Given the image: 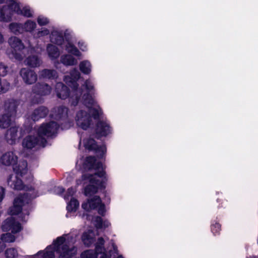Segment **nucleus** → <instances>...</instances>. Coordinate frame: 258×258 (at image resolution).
Returning a JSON list of instances; mask_svg holds the SVG:
<instances>
[{"label": "nucleus", "instance_id": "f257e3e1", "mask_svg": "<svg viewBox=\"0 0 258 258\" xmlns=\"http://www.w3.org/2000/svg\"><path fill=\"white\" fill-rule=\"evenodd\" d=\"M83 166L85 170L92 172V173H87L82 176L83 180H88L90 183L85 188V194L91 196L96 194L99 188H105V173L102 164L100 162H96L94 157H87Z\"/></svg>", "mask_w": 258, "mask_h": 258}, {"label": "nucleus", "instance_id": "f03ea898", "mask_svg": "<svg viewBox=\"0 0 258 258\" xmlns=\"http://www.w3.org/2000/svg\"><path fill=\"white\" fill-rule=\"evenodd\" d=\"M75 242L72 236L64 235L59 237L53 245L47 247L44 253L39 251L36 257L33 258H53L55 251L61 258H71L77 252V248L74 246Z\"/></svg>", "mask_w": 258, "mask_h": 258}, {"label": "nucleus", "instance_id": "7ed1b4c3", "mask_svg": "<svg viewBox=\"0 0 258 258\" xmlns=\"http://www.w3.org/2000/svg\"><path fill=\"white\" fill-rule=\"evenodd\" d=\"M21 176L16 174L11 175L8 179L7 182L9 186L15 190L24 189L27 192L23 196H19L16 198L14 202V205L10 209L9 213L11 215H17L22 210V207L24 204H28L36 196V193L33 190V188L30 186L24 185Z\"/></svg>", "mask_w": 258, "mask_h": 258}, {"label": "nucleus", "instance_id": "20e7f679", "mask_svg": "<svg viewBox=\"0 0 258 258\" xmlns=\"http://www.w3.org/2000/svg\"><path fill=\"white\" fill-rule=\"evenodd\" d=\"M94 90V87L92 81L90 79L86 80L81 88H76L71 93L70 102L72 105L76 106L78 104L82 103L88 108L93 107L98 112L97 108H99V106L90 94Z\"/></svg>", "mask_w": 258, "mask_h": 258}, {"label": "nucleus", "instance_id": "39448f33", "mask_svg": "<svg viewBox=\"0 0 258 258\" xmlns=\"http://www.w3.org/2000/svg\"><path fill=\"white\" fill-rule=\"evenodd\" d=\"M85 107L79 110L75 117L77 125L83 130H87L90 126L91 122V117L90 113H91L94 118L98 117L101 113V110L99 106L97 108L98 113L93 107L88 108L86 105Z\"/></svg>", "mask_w": 258, "mask_h": 258}, {"label": "nucleus", "instance_id": "423d86ee", "mask_svg": "<svg viewBox=\"0 0 258 258\" xmlns=\"http://www.w3.org/2000/svg\"><path fill=\"white\" fill-rule=\"evenodd\" d=\"M69 109L67 107L60 106L54 108L52 110L51 115L55 119L67 122L66 125L62 126V129H68L72 125L73 122L69 121Z\"/></svg>", "mask_w": 258, "mask_h": 258}, {"label": "nucleus", "instance_id": "0eeeda50", "mask_svg": "<svg viewBox=\"0 0 258 258\" xmlns=\"http://www.w3.org/2000/svg\"><path fill=\"white\" fill-rule=\"evenodd\" d=\"M51 87L47 84L38 83L34 85L32 88V92L33 94L38 95L39 97L36 99H32L33 103H40L42 101L41 97L48 95L50 94Z\"/></svg>", "mask_w": 258, "mask_h": 258}, {"label": "nucleus", "instance_id": "6e6552de", "mask_svg": "<svg viewBox=\"0 0 258 258\" xmlns=\"http://www.w3.org/2000/svg\"><path fill=\"white\" fill-rule=\"evenodd\" d=\"M8 43L13 49L12 56L10 55V57H14L19 60H22L23 55L20 53V51L24 48L25 46L22 41L18 37L13 36L9 39Z\"/></svg>", "mask_w": 258, "mask_h": 258}, {"label": "nucleus", "instance_id": "1a4fd4ad", "mask_svg": "<svg viewBox=\"0 0 258 258\" xmlns=\"http://www.w3.org/2000/svg\"><path fill=\"white\" fill-rule=\"evenodd\" d=\"M58 124L54 121L42 124L37 130V134L40 138L52 137L57 132Z\"/></svg>", "mask_w": 258, "mask_h": 258}, {"label": "nucleus", "instance_id": "9d476101", "mask_svg": "<svg viewBox=\"0 0 258 258\" xmlns=\"http://www.w3.org/2000/svg\"><path fill=\"white\" fill-rule=\"evenodd\" d=\"M46 142V139L40 138L37 134L36 136L30 135L23 139L22 146L24 148L31 149L37 145L44 146Z\"/></svg>", "mask_w": 258, "mask_h": 258}, {"label": "nucleus", "instance_id": "9b49d317", "mask_svg": "<svg viewBox=\"0 0 258 258\" xmlns=\"http://www.w3.org/2000/svg\"><path fill=\"white\" fill-rule=\"evenodd\" d=\"M82 207L87 211L94 209L98 207L99 214L102 215L105 212L104 205L102 203L100 197L97 196L89 199L87 203H83Z\"/></svg>", "mask_w": 258, "mask_h": 258}, {"label": "nucleus", "instance_id": "f8f14e48", "mask_svg": "<svg viewBox=\"0 0 258 258\" xmlns=\"http://www.w3.org/2000/svg\"><path fill=\"white\" fill-rule=\"evenodd\" d=\"M20 75L23 82L27 85H32L37 80V75L33 70L28 68H22Z\"/></svg>", "mask_w": 258, "mask_h": 258}, {"label": "nucleus", "instance_id": "ddd939ff", "mask_svg": "<svg viewBox=\"0 0 258 258\" xmlns=\"http://www.w3.org/2000/svg\"><path fill=\"white\" fill-rule=\"evenodd\" d=\"M84 145L86 149L90 151H95L100 157H102L106 151V148L104 145L98 146L96 144L94 140L91 138L85 140Z\"/></svg>", "mask_w": 258, "mask_h": 258}, {"label": "nucleus", "instance_id": "4468645a", "mask_svg": "<svg viewBox=\"0 0 258 258\" xmlns=\"http://www.w3.org/2000/svg\"><path fill=\"white\" fill-rule=\"evenodd\" d=\"M2 228L3 231L11 230L14 233L19 232L21 229L20 224L16 222L12 217L7 218L3 222Z\"/></svg>", "mask_w": 258, "mask_h": 258}, {"label": "nucleus", "instance_id": "2eb2a0df", "mask_svg": "<svg viewBox=\"0 0 258 258\" xmlns=\"http://www.w3.org/2000/svg\"><path fill=\"white\" fill-rule=\"evenodd\" d=\"M80 72L76 69L72 70L70 76H65L64 77V81L67 83H71L72 84L71 87L72 90H74L76 88L78 87V84L77 83V80L80 77Z\"/></svg>", "mask_w": 258, "mask_h": 258}, {"label": "nucleus", "instance_id": "dca6fc26", "mask_svg": "<svg viewBox=\"0 0 258 258\" xmlns=\"http://www.w3.org/2000/svg\"><path fill=\"white\" fill-rule=\"evenodd\" d=\"M5 138L9 144L11 145L15 144L19 138L18 127L12 126L8 130L5 135Z\"/></svg>", "mask_w": 258, "mask_h": 258}, {"label": "nucleus", "instance_id": "f3484780", "mask_svg": "<svg viewBox=\"0 0 258 258\" xmlns=\"http://www.w3.org/2000/svg\"><path fill=\"white\" fill-rule=\"evenodd\" d=\"M18 157L13 152H8L4 154L1 161L3 164L6 166L14 165L17 162Z\"/></svg>", "mask_w": 258, "mask_h": 258}, {"label": "nucleus", "instance_id": "a211bd4d", "mask_svg": "<svg viewBox=\"0 0 258 258\" xmlns=\"http://www.w3.org/2000/svg\"><path fill=\"white\" fill-rule=\"evenodd\" d=\"M18 105V102L15 100L7 101L5 104L6 113L12 118L14 117L16 115Z\"/></svg>", "mask_w": 258, "mask_h": 258}, {"label": "nucleus", "instance_id": "6ab92c4d", "mask_svg": "<svg viewBox=\"0 0 258 258\" xmlns=\"http://www.w3.org/2000/svg\"><path fill=\"white\" fill-rule=\"evenodd\" d=\"M104 241L102 238H99L96 245L94 254L96 258H110V254L107 255L105 252L103 247Z\"/></svg>", "mask_w": 258, "mask_h": 258}, {"label": "nucleus", "instance_id": "aec40b11", "mask_svg": "<svg viewBox=\"0 0 258 258\" xmlns=\"http://www.w3.org/2000/svg\"><path fill=\"white\" fill-rule=\"evenodd\" d=\"M27 163L25 160L20 161L13 166V170L15 174L19 175L21 177L27 174Z\"/></svg>", "mask_w": 258, "mask_h": 258}, {"label": "nucleus", "instance_id": "412c9836", "mask_svg": "<svg viewBox=\"0 0 258 258\" xmlns=\"http://www.w3.org/2000/svg\"><path fill=\"white\" fill-rule=\"evenodd\" d=\"M55 91L57 96L61 99H66L69 95L68 87L61 82L56 83Z\"/></svg>", "mask_w": 258, "mask_h": 258}, {"label": "nucleus", "instance_id": "4be33fe9", "mask_svg": "<svg viewBox=\"0 0 258 258\" xmlns=\"http://www.w3.org/2000/svg\"><path fill=\"white\" fill-rule=\"evenodd\" d=\"M24 62L25 65L34 68L40 67L42 63V61L38 56L32 55L27 57Z\"/></svg>", "mask_w": 258, "mask_h": 258}, {"label": "nucleus", "instance_id": "5701e85b", "mask_svg": "<svg viewBox=\"0 0 258 258\" xmlns=\"http://www.w3.org/2000/svg\"><path fill=\"white\" fill-rule=\"evenodd\" d=\"M48 113V109L46 107L40 106L34 110L31 114V118L34 121H36L45 117Z\"/></svg>", "mask_w": 258, "mask_h": 258}, {"label": "nucleus", "instance_id": "b1692460", "mask_svg": "<svg viewBox=\"0 0 258 258\" xmlns=\"http://www.w3.org/2000/svg\"><path fill=\"white\" fill-rule=\"evenodd\" d=\"M96 132L97 134L100 136H106L110 133V128L106 122L99 121L97 124Z\"/></svg>", "mask_w": 258, "mask_h": 258}, {"label": "nucleus", "instance_id": "393cba45", "mask_svg": "<svg viewBox=\"0 0 258 258\" xmlns=\"http://www.w3.org/2000/svg\"><path fill=\"white\" fill-rule=\"evenodd\" d=\"M12 13L7 6L0 8V22H8L12 20Z\"/></svg>", "mask_w": 258, "mask_h": 258}, {"label": "nucleus", "instance_id": "a878e982", "mask_svg": "<svg viewBox=\"0 0 258 258\" xmlns=\"http://www.w3.org/2000/svg\"><path fill=\"white\" fill-rule=\"evenodd\" d=\"M50 41L57 45H61L63 42L62 32L55 30H53L50 35Z\"/></svg>", "mask_w": 258, "mask_h": 258}, {"label": "nucleus", "instance_id": "bb28decb", "mask_svg": "<svg viewBox=\"0 0 258 258\" xmlns=\"http://www.w3.org/2000/svg\"><path fill=\"white\" fill-rule=\"evenodd\" d=\"M39 76L43 79H54L57 77V73L54 70L44 69L39 72Z\"/></svg>", "mask_w": 258, "mask_h": 258}, {"label": "nucleus", "instance_id": "cd10ccee", "mask_svg": "<svg viewBox=\"0 0 258 258\" xmlns=\"http://www.w3.org/2000/svg\"><path fill=\"white\" fill-rule=\"evenodd\" d=\"M12 118L6 113L0 115V128H6L9 127L11 124Z\"/></svg>", "mask_w": 258, "mask_h": 258}, {"label": "nucleus", "instance_id": "c85d7f7f", "mask_svg": "<svg viewBox=\"0 0 258 258\" xmlns=\"http://www.w3.org/2000/svg\"><path fill=\"white\" fill-rule=\"evenodd\" d=\"M60 61L65 66H73L77 63V60L73 56L69 54L61 56Z\"/></svg>", "mask_w": 258, "mask_h": 258}, {"label": "nucleus", "instance_id": "c756f323", "mask_svg": "<svg viewBox=\"0 0 258 258\" xmlns=\"http://www.w3.org/2000/svg\"><path fill=\"white\" fill-rule=\"evenodd\" d=\"M47 51L49 57L51 59H55L59 55V52L58 48L51 44L47 45Z\"/></svg>", "mask_w": 258, "mask_h": 258}, {"label": "nucleus", "instance_id": "7c9ffc66", "mask_svg": "<svg viewBox=\"0 0 258 258\" xmlns=\"http://www.w3.org/2000/svg\"><path fill=\"white\" fill-rule=\"evenodd\" d=\"M94 234L91 230L84 233L82 240L84 243L87 246H90L94 242Z\"/></svg>", "mask_w": 258, "mask_h": 258}, {"label": "nucleus", "instance_id": "2f4dec72", "mask_svg": "<svg viewBox=\"0 0 258 258\" xmlns=\"http://www.w3.org/2000/svg\"><path fill=\"white\" fill-rule=\"evenodd\" d=\"M9 29L15 34H21L23 32V25L22 24L12 23L9 25Z\"/></svg>", "mask_w": 258, "mask_h": 258}, {"label": "nucleus", "instance_id": "473e14b6", "mask_svg": "<svg viewBox=\"0 0 258 258\" xmlns=\"http://www.w3.org/2000/svg\"><path fill=\"white\" fill-rule=\"evenodd\" d=\"M80 70L84 74L88 75L91 72V64L88 60H84L80 62Z\"/></svg>", "mask_w": 258, "mask_h": 258}, {"label": "nucleus", "instance_id": "72a5a7b5", "mask_svg": "<svg viewBox=\"0 0 258 258\" xmlns=\"http://www.w3.org/2000/svg\"><path fill=\"white\" fill-rule=\"evenodd\" d=\"M11 84L5 79L0 78V94L6 93L10 90Z\"/></svg>", "mask_w": 258, "mask_h": 258}, {"label": "nucleus", "instance_id": "f704fd0d", "mask_svg": "<svg viewBox=\"0 0 258 258\" xmlns=\"http://www.w3.org/2000/svg\"><path fill=\"white\" fill-rule=\"evenodd\" d=\"M23 25V31L32 32L36 27V24L31 20H27Z\"/></svg>", "mask_w": 258, "mask_h": 258}, {"label": "nucleus", "instance_id": "c9c22d12", "mask_svg": "<svg viewBox=\"0 0 258 258\" xmlns=\"http://www.w3.org/2000/svg\"><path fill=\"white\" fill-rule=\"evenodd\" d=\"M66 50L76 56H79L81 55V53L79 50L71 43L68 42L66 45Z\"/></svg>", "mask_w": 258, "mask_h": 258}, {"label": "nucleus", "instance_id": "e433bc0d", "mask_svg": "<svg viewBox=\"0 0 258 258\" xmlns=\"http://www.w3.org/2000/svg\"><path fill=\"white\" fill-rule=\"evenodd\" d=\"M7 6L9 8L11 13L12 12H15L19 14L21 11L19 4L17 3L13 0H10L9 1V5Z\"/></svg>", "mask_w": 258, "mask_h": 258}, {"label": "nucleus", "instance_id": "4c0bfd02", "mask_svg": "<svg viewBox=\"0 0 258 258\" xmlns=\"http://www.w3.org/2000/svg\"><path fill=\"white\" fill-rule=\"evenodd\" d=\"M79 205L78 201L74 198H72L68 204L67 209L69 212H75L78 208Z\"/></svg>", "mask_w": 258, "mask_h": 258}, {"label": "nucleus", "instance_id": "58836bf2", "mask_svg": "<svg viewBox=\"0 0 258 258\" xmlns=\"http://www.w3.org/2000/svg\"><path fill=\"white\" fill-rule=\"evenodd\" d=\"M112 250H109L110 258H124L121 254H119L116 246L112 242Z\"/></svg>", "mask_w": 258, "mask_h": 258}, {"label": "nucleus", "instance_id": "ea45409f", "mask_svg": "<svg viewBox=\"0 0 258 258\" xmlns=\"http://www.w3.org/2000/svg\"><path fill=\"white\" fill-rule=\"evenodd\" d=\"M19 14L29 18L32 17L33 12L29 6H25L22 9H21Z\"/></svg>", "mask_w": 258, "mask_h": 258}, {"label": "nucleus", "instance_id": "a19ab883", "mask_svg": "<svg viewBox=\"0 0 258 258\" xmlns=\"http://www.w3.org/2000/svg\"><path fill=\"white\" fill-rule=\"evenodd\" d=\"M2 240L4 243L6 242H13L15 240V237L10 233L4 234L1 237Z\"/></svg>", "mask_w": 258, "mask_h": 258}, {"label": "nucleus", "instance_id": "79ce46f5", "mask_svg": "<svg viewBox=\"0 0 258 258\" xmlns=\"http://www.w3.org/2000/svg\"><path fill=\"white\" fill-rule=\"evenodd\" d=\"M5 254L7 258H16L18 255L17 250L14 248L7 249Z\"/></svg>", "mask_w": 258, "mask_h": 258}, {"label": "nucleus", "instance_id": "37998d69", "mask_svg": "<svg viewBox=\"0 0 258 258\" xmlns=\"http://www.w3.org/2000/svg\"><path fill=\"white\" fill-rule=\"evenodd\" d=\"M49 34V31L46 28H42L39 30L35 34V37L40 38L46 36Z\"/></svg>", "mask_w": 258, "mask_h": 258}, {"label": "nucleus", "instance_id": "c03bdc74", "mask_svg": "<svg viewBox=\"0 0 258 258\" xmlns=\"http://www.w3.org/2000/svg\"><path fill=\"white\" fill-rule=\"evenodd\" d=\"M37 23L40 26L46 25L49 23V20L42 16H39L37 18Z\"/></svg>", "mask_w": 258, "mask_h": 258}, {"label": "nucleus", "instance_id": "a18cd8bd", "mask_svg": "<svg viewBox=\"0 0 258 258\" xmlns=\"http://www.w3.org/2000/svg\"><path fill=\"white\" fill-rule=\"evenodd\" d=\"M82 258H96L94 251L92 250H88L82 254Z\"/></svg>", "mask_w": 258, "mask_h": 258}, {"label": "nucleus", "instance_id": "49530a36", "mask_svg": "<svg viewBox=\"0 0 258 258\" xmlns=\"http://www.w3.org/2000/svg\"><path fill=\"white\" fill-rule=\"evenodd\" d=\"M93 222L97 228H102L103 221L101 217H96L93 219Z\"/></svg>", "mask_w": 258, "mask_h": 258}, {"label": "nucleus", "instance_id": "de8ad7c7", "mask_svg": "<svg viewBox=\"0 0 258 258\" xmlns=\"http://www.w3.org/2000/svg\"><path fill=\"white\" fill-rule=\"evenodd\" d=\"M8 72V67L2 62H0V76H5Z\"/></svg>", "mask_w": 258, "mask_h": 258}, {"label": "nucleus", "instance_id": "09e8293b", "mask_svg": "<svg viewBox=\"0 0 258 258\" xmlns=\"http://www.w3.org/2000/svg\"><path fill=\"white\" fill-rule=\"evenodd\" d=\"M76 191V189L73 187L69 188L64 195V199H68L70 197L72 196L75 193Z\"/></svg>", "mask_w": 258, "mask_h": 258}, {"label": "nucleus", "instance_id": "8fccbe9b", "mask_svg": "<svg viewBox=\"0 0 258 258\" xmlns=\"http://www.w3.org/2000/svg\"><path fill=\"white\" fill-rule=\"evenodd\" d=\"M64 191V188L60 186H55L54 188V192L57 195H60Z\"/></svg>", "mask_w": 258, "mask_h": 258}, {"label": "nucleus", "instance_id": "3c124183", "mask_svg": "<svg viewBox=\"0 0 258 258\" xmlns=\"http://www.w3.org/2000/svg\"><path fill=\"white\" fill-rule=\"evenodd\" d=\"M220 229V225L218 223H216L215 225H213L212 227V230L213 233H216Z\"/></svg>", "mask_w": 258, "mask_h": 258}, {"label": "nucleus", "instance_id": "603ef678", "mask_svg": "<svg viewBox=\"0 0 258 258\" xmlns=\"http://www.w3.org/2000/svg\"><path fill=\"white\" fill-rule=\"evenodd\" d=\"M5 196V188L0 186V202H1Z\"/></svg>", "mask_w": 258, "mask_h": 258}, {"label": "nucleus", "instance_id": "864d4df0", "mask_svg": "<svg viewBox=\"0 0 258 258\" xmlns=\"http://www.w3.org/2000/svg\"><path fill=\"white\" fill-rule=\"evenodd\" d=\"M79 47L80 48L83 50L85 51L86 49V45L83 42H79L78 43Z\"/></svg>", "mask_w": 258, "mask_h": 258}, {"label": "nucleus", "instance_id": "5fc2aeb1", "mask_svg": "<svg viewBox=\"0 0 258 258\" xmlns=\"http://www.w3.org/2000/svg\"><path fill=\"white\" fill-rule=\"evenodd\" d=\"M110 225V223L108 221H103L102 228H105L108 227Z\"/></svg>", "mask_w": 258, "mask_h": 258}, {"label": "nucleus", "instance_id": "6e6d98bb", "mask_svg": "<svg viewBox=\"0 0 258 258\" xmlns=\"http://www.w3.org/2000/svg\"><path fill=\"white\" fill-rule=\"evenodd\" d=\"M5 247L6 245L5 243L2 241H0V252L3 250Z\"/></svg>", "mask_w": 258, "mask_h": 258}, {"label": "nucleus", "instance_id": "4d7b16f0", "mask_svg": "<svg viewBox=\"0 0 258 258\" xmlns=\"http://www.w3.org/2000/svg\"><path fill=\"white\" fill-rule=\"evenodd\" d=\"M5 41V39L3 35L0 32V44H3Z\"/></svg>", "mask_w": 258, "mask_h": 258}, {"label": "nucleus", "instance_id": "13d9d810", "mask_svg": "<svg viewBox=\"0 0 258 258\" xmlns=\"http://www.w3.org/2000/svg\"><path fill=\"white\" fill-rule=\"evenodd\" d=\"M4 0H0V4L3 3L4 2Z\"/></svg>", "mask_w": 258, "mask_h": 258}]
</instances>
